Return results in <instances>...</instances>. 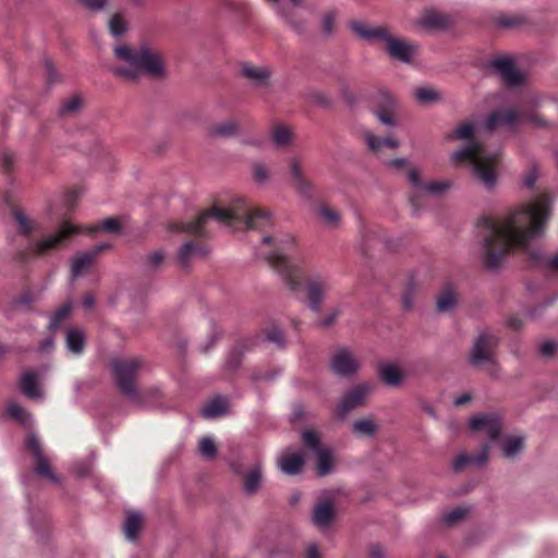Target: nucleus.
Listing matches in <instances>:
<instances>
[{"instance_id":"bf43d9fd","label":"nucleus","mask_w":558,"mask_h":558,"mask_svg":"<svg viewBox=\"0 0 558 558\" xmlns=\"http://www.w3.org/2000/svg\"><path fill=\"white\" fill-rule=\"evenodd\" d=\"M468 513V509L464 507H458L444 515V523L447 525L453 524L462 520Z\"/></svg>"},{"instance_id":"864d4df0","label":"nucleus","mask_w":558,"mask_h":558,"mask_svg":"<svg viewBox=\"0 0 558 558\" xmlns=\"http://www.w3.org/2000/svg\"><path fill=\"white\" fill-rule=\"evenodd\" d=\"M422 191H418L414 189L409 195V204L411 207L412 216H420L423 210V203H422Z\"/></svg>"},{"instance_id":"39448f33","label":"nucleus","mask_w":558,"mask_h":558,"mask_svg":"<svg viewBox=\"0 0 558 558\" xmlns=\"http://www.w3.org/2000/svg\"><path fill=\"white\" fill-rule=\"evenodd\" d=\"M497 151L488 153L483 143H471L452 153V160L457 163L471 160L476 179L486 190L495 189L497 175L493 163L498 159Z\"/></svg>"},{"instance_id":"f8f14e48","label":"nucleus","mask_w":558,"mask_h":558,"mask_svg":"<svg viewBox=\"0 0 558 558\" xmlns=\"http://www.w3.org/2000/svg\"><path fill=\"white\" fill-rule=\"evenodd\" d=\"M302 158L294 156L288 161L290 179L293 182L295 192L306 198L312 199L315 196L314 183L306 178L303 167Z\"/></svg>"},{"instance_id":"2eb2a0df","label":"nucleus","mask_w":558,"mask_h":558,"mask_svg":"<svg viewBox=\"0 0 558 558\" xmlns=\"http://www.w3.org/2000/svg\"><path fill=\"white\" fill-rule=\"evenodd\" d=\"M388 56L402 63H411L418 52V45L392 35L386 47Z\"/></svg>"},{"instance_id":"13d9d810","label":"nucleus","mask_w":558,"mask_h":558,"mask_svg":"<svg viewBox=\"0 0 558 558\" xmlns=\"http://www.w3.org/2000/svg\"><path fill=\"white\" fill-rule=\"evenodd\" d=\"M269 170L265 165L259 162L253 165V178L257 183H266L269 180Z\"/></svg>"},{"instance_id":"c9c22d12","label":"nucleus","mask_w":558,"mask_h":558,"mask_svg":"<svg viewBox=\"0 0 558 558\" xmlns=\"http://www.w3.org/2000/svg\"><path fill=\"white\" fill-rule=\"evenodd\" d=\"M238 131L239 123L234 120H228L213 125L209 129V134L213 137L229 138L236 135Z\"/></svg>"},{"instance_id":"5701e85b","label":"nucleus","mask_w":558,"mask_h":558,"mask_svg":"<svg viewBox=\"0 0 558 558\" xmlns=\"http://www.w3.org/2000/svg\"><path fill=\"white\" fill-rule=\"evenodd\" d=\"M418 25L427 31H445L451 25V17L436 10H426L420 17Z\"/></svg>"},{"instance_id":"37998d69","label":"nucleus","mask_w":558,"mask_h":558,"mask_svg":"<svg viewBox=\"0 0 558 558\" xmlns=\"http://www.w3.org/2000/svg\"><path fill=\"white\" fill-rule=\"evenodd\" d=\"M317 215L328 227H337L341 220L340 213L325 204L318 206Z\"/></svg>"},{"instance_id":"052dcab7","label":"nucleus","mask_w":558,"mask_h":558,"mask_svg":"<svg viewBox=\"0 0 558 558\" xmlns=\"http://www.w3.org/2000/svg\"><path fill=\"white\" fill-rule=\"evenodd\" d=\"M307 97L313 104L324 108H327L331 105L330 98L320 90H311Z\"/></svg>"},{"instance_id":"423d86ee","label":"nucleus","mask_w":558,"mask_h":558,"mask_svg":"<svg viewBox=\"0 0 558 558\" xmlns=\"http://www.w3.org/2000/svg\"><path fill=\"white\" fill-rule=\"evenodd\" d=\"M145 362L140 357L116 359L111 362L114 383L120 392L130 401L143 405L147 392L137 389L136 379Z\"/></svg>"},{"instance_id":"c03bdc74","label":"nucleus","mask_w":558,"mask_h":558,"mask_svg":"<svg viewBox=\"0 0 558 558\" xmlns=\"http://www.w3.org/2000/svg\"><path fill=\"white\" fill-rule=\"evenodd\" d=\"M475 125L472 122H464L454 130V138L468 141L466 145L471 143H482L480 140L474 137Z\"/></svg>"},{"instance_id":"774afa93","label":"nucleus","mask_w":558,"mask_h":558,"mask_svg":"<svg viewBox=\"0 0 558 558\" xmlns=\"http://www.w3.org/2000/svg\"><path fill=\"white\" fill-rule=\"evenodd\" d=\"M0 160H1V165H2L3 169H5L7 171H10L14 167L16 157L13 151H11L9 149H3L0 153Z\"/></svg>"},{"instance_id":"a18cd8bd","label":"nucleus","mask_w":558,"mask_h":558,"mask_svg":"<svg viewBox=\"0 0 558 558\" xmlns=\"http://www.w3.org/2000/svg\"><path fill=\"white\" fill-rule=\"evenodd\" d=\"M375 102L377 107L374 110H395L397 108V98L388 90H379Z\"/></svg>"},{"instance_id":"6ab92c4d","label":"nucleus","mask_w":558,"mask_h":558,"mask_svg":"<svg viewBox=\"0 0 558 558\" xmlns=\"http://www.w3.org/2000/svg\"><path fill=\"white\" fill-rule=\"evenodd\" d=\"M351 29L362 39L367 41H383L388 45V41L392 37L389 28L386 26L368 27L363 23L353 22L351 23Z\"/></svg>"},{"instance_id":"4d7b16f0","label":"nucleus","mask_w":558,"mask_h":558,"mask_svg":"<svg viewBox=\"0 0 558 558\" xmlns=\"http://www.w3.org/2000/svg\"><path fill=\"white\" fill-rule=\"evenodd\" d=\"M539 177V170L536 163L531 165L523 177V186L526 189H534L535 183Z\"/></svg>"},{"instance_id":"dca6fc26","label":"nucleus","mask_w":558,"mask_h":558,"mask_svg":"<svg viewBox=\"0 0 558 558\" xmlns=\"http://www.w3.org/2000/svg\"><path fill=\"white\" fill-rule=\"evenodd\" d=\"M494 69L510 86H517L524 82V75L518 70L512 58L498 57L490 62Z\"/></svg>"},{"instance_id":"ddd939ff","label":"nucleus","mask_w":558,"mask_h":558,"mask_svg":"<svg viewBox=\"0 0 558 558\" xmlns=\"http://www.w3.org/2000/svg\"><path fill=\"white\" fill-rule=\"evenodd\" d=\"M372 391L367 383H360L345 391L338 403V415L344 417L349 412L364 404Z\"/></svg>"},{"instance_id":"09e8293b","label":"nucleus","mask_w":558,"mask_h":558,"mask_svg":"<svg viewBox=\"0 0 558 558\" xmlns=\"http://www.w3.org/2000/svg\"><path fill=\"white\" fill-rule=\"evenodd\" d=\"M72 307H73L72 302H66L62 306H60L56 311V313L50 317L48 328L50 330L58 329L60 324L62 323V320L65 319L70 315Z\"/></svg>"},{"instance_id":"72a5a7b5","label":"nucleus","mask_w":558,"mask_h":558,"mask_svg":"<svg viewBox=\"0 0 558 558\" xmlns=\"http://www.w3.org/2000/svg\"><path fill=\"white\" fill-rule=\"evenodd\" d=\"M247 345L243 342L236 343L228 353L225 367L229 372H235L242 364Z\"/></svg>"},{"instance_id":"c85d7f7f","label":"nucleus","mask_w":558,"mask_h":558,"mask_svg":"<svg viewBox=\"0 0 558 558\" xmlns=\"http://www.w3.org/2000/svg\"><path fill=\"white\" fill-rule=\"evenodd\" d=\"M66 349L75 354L80 355L83 353L85 348V333L78 328H71L65 335Z\"/></svg>"},{"instance_id":"f257e3e1","label":"nucleus","mask_w":558,"mask_h":558,"mask_svg":"<svg viewBox=\"0 0 558 558\" xmlns=\"http://www.w3.org/2000/svg\"><path fill=\"white\" fill-rule=\"evenodd\" d=\"M549 216L548 197L541 195L534 204L523 206L505 218H482L477 228L481 236L480 259L483 266L489 271L499 270L509 252L515 248L547 269L558 271V253L549 258L539 247L533 246V242L544 234Z\"/></svg>"},{"instance_id":"e433bc0d","label":"nucleus","mask_w":558,"mask_h":558,"mask_svg":"<svg viewBox=\"0 0 558 558\" xmlns=\"http://www.w3.org/2000/svg\"><path fill=\"white\" fill-rule=\"evenodd\" d=\"M352 433L357 437H374L378 425L371 418H360L352 423Z\"/></svg>"},{"instance_id":"f704fd0d","label":"nucleus","mask_w":558,"mask_h":558,"mask_svg":"<svg viewBox=\"0 0 558 558\" xmlns=\"http://www.w3.org/2000/svg\"><path fill=\"white\" fill-rule=\"evenodd\" d=\"M262 482V468L260 465H255L243 477V489L246 495H254Z\"/></svg>"},{"instance_id":"cd10ccee","label":"nucleus","mask_w":558,"mask_h":558,"mask_svg":"<svg viewBox=\"0 0 558 558\" xmlns=\"http://www.w3.org/2000/svg\"><path fill=\"white\" fill-rule=\"evenodd\" d=\"M305 460L301 453L284 456L279 461L280 470L287 475H296L302 471Z\"/></svg>"},{"instance_id":"4c0bfd02","label":"nucleus","mask_w":558,"mask_h":558,"mask_svg":"<svg viewBox=\"0 0 558 558\" xmlns=\"http://www.w3.org/2000/svg\"><path fill=\"white\" fill-rule=\"evenodd\" d=\"M524 437L512 436L505 438L502 442V453L507 459H513L523 450Z\"/></svg>"},{"instance_id":"79ce46f5","label":"nucleus","mask_w":558,"mask_h":558,"mask_svg":"<svg viewBox=\"0 0 558 558\" xmlns=\"http://www.w3.org/2000/svg\"><path fill=\"white\" fill-rule=\"evenodd\" d=\"M414 95L416 100L422 105H430L441 100V94L428 86L416 88Z\"/></svg>"},{"instance_id":"ea45409f","label":"nucleus","mask_w":558,"mask_h":558,"mask_svg":"<svg viewBox=\"0 0 558 558\" xmlns=\"http://www.w3.org/2000/svg\"><path fill=\"white\" fill-rule=\"evenodd\" d=\"M82 107H83L82 97L78 95H74V96L62 101V104L60 105V107L58 109V114L63 118L73 117L74 114L80 112Z\"/></svg>"},{"instance_id":"a19ab883","label":"nucleus","mask_w":558,"mask_h":558,"mask_svg":"<svg viewBox=\"0 0 558 558\" xmlns=\"http://www.w3.org/2000/svg\"><path fill=\"white\" fill-rule=\"evenodd\" d=\"M292 138L291 130L282 124H278L271 130V141L276 147L282 148L289 145Z\"/></svg>"},{"instance_id":"9b49d317","label":"nucleus","mask_w":558,"mask_h":558,"mask_svg":"<svg viewBox=\"0 0 558 558\" xmlns=\"http://www.w3.org/2000/svg\"><path fill=\"white\" fill-rule=\"evenodd\" d=\"M330 368L340 377H351L361 368V362L348 348L337 349L330 357Z\"/></svg>"},{"instance_id":"473e14b6","label":"nucleus","mask_w":558,"mask_h":558,"mask_svg":"<svg viewBox=\"0 0 558 558\" xmlns=\"http://www.w3.org/2000/svg\"><path fill=\"white\" fill-rule=\"evenodd\" d=\"M363 136L368 148L375 153L379 151L383 147L398 148L400 146L398 140L377 137L369 131L365 132Z\"/></svg>"},{"instance_id":"4be33fe9","label":"nucleus","mask_w":558,"mask_h":558,"mask_svg":"<svg viewBox=\"0 0 558 558\" xmlns=\"http://www.w3.org/2000/svg\"><path fill=\"white\" fill-rule=\"evenodd\" d=\"M490 450L489 444H484L481 446L480 451L476 454L469 456L465 453L459 454L453 461H452V470L456 473L461 472L464 466L468 464H475L477 466H483L488 461V453Z\"/></svg>"},{"instance_id":"58836bf2","label":"nucleus","mask_w":558,"mask_h":558,"mask_svg":"<svg viewBox=\"0 0 558 558\" xmlns=\"http://www.w3.org/2000/svg\"><path fill=\"white\" fill-rule=\"evenodd\" d=\"M165 260V252L162 250H157L155 252H150L143 257L142 267L145 272H155L158 271Z\"/></svg>"},{"instance_id":"412c9836","label":"nucleus","mask_w":558,"mask_h":558,"mask_svg":"<svg viewBox=\"0 0 558 558\" xmlns=\"http://www.w3.org/2000/svg\"><path fill=\"white\" fill-rule=\"evenodd\" d=\"M272 71L268 66H256L244 63L241 66V75L255 87H268Z\"/></svg>"},{"instance_id":"7c9ffc66","label":"nucleus","mask_w":558,"mask_h":558,"mask_svg":"<svg viewBox=\"0 0 558 558\" xmlns=\"http://www.w3.org/2000/svg\"><path fill=\"white\" fill-rule=\"evenodd\" d=\"M143 524V515L137 511L128 513L123 523L124 535L129 541H135Z\"/></svg>"},{"instance_id":"8fccbe9b","label":"nucleus","mask_w":558,"mask_h":558,"mask_svg":"<svg viewBox=\"0 0 558 558\" xmlns=\"http://www.w3.org/2000/svg\"><path fill=\"white\" fill-rule=\"evenodd\" d=\"M337 13L335 10H329L322 15V31L324 36L330 37L336 28Z\"/></svg>"},{"instance_id":"3c124183","label":"nucleus","mask_w":558,"mask_h":558,"mask_svg":"<svg viewBox=\"0 0 558 558\" xmlns=\"http://www.w3.org/2000/svg\"><path fill=\"white\" fill-rule=\"evenodd\" d=\"M110 34L114 37H120L126 32V23L120 14H114L109 21Z\"/></svg>"},{"instance_id":"c756f323","label":"nucleus","mask_w":558,"mask_h":558,"mask_svg":"<svg viewBox=\"0 0 558 558\" xmlns=\"http://www.w3.org/2000/svg\"><path fill=\"white\" fill-rule=\"evenodd\" d=\"M20 389L22 393L31 399H38L41 397L40 389L37 385V376L34 372H26L20 379Z\"/></svg>"},{"instance_id":"9d476101","label":"nucleus","mask_w":558,"mask_h":558,"mask_svg":"<svg viewBox=\"0 0 558 558\" xmlns=\"http://www.w3.org/2000/svg\"><path fill=\"white\" fill-rule=\"evenodd\" d=\"M25 446L32 453L35 465L34 472L40 477H45L52 483H59V477L52 471L49 459L46 457L39 438L36 434H29L25 440Z\"/></svg>"},{"instance_id":"6e6d98bb","label":"nucleus","mask_w":558,"mask_h":558,"mask_svg":"<svg viewBox=\"0 0 558 558\" xmlns=\"http://www.w3.org/2000/svg\"><path fill=\"white\" fill-rule=\"evenodd\" d=\"M14 219H15L16 223L19 225V231L21 234L27 236L32 233L33 226L25 214H23L22 211H15Z\"/></svg>"},{"instance_id":"680f3d73","label":"nucleus","mask_w":558,"mask_h":558,"mask_svg":"<svg viewBox=\"0 0 558 558\" xmlns=\"http://www.w3.org/2000/svg\"><path fill=\"white\" fill-rule=\"evenodd\" d=\"M302 440L307 448H311L316 452L322 449L319 438L313 430H305L302 435Z\"/></svg>"},{"instance_id":"a211bd4d","label":"nucleus","mask_w":558,"mask_h":558,"mask_svg":"<svg viewBox=\"0 0 558 558\" xmlns=\"http://www.w3.org/2000/svg\"><path fill=\"white\" fill-rule=\"evenodd\" d=\"M109 244H99L89 251L80 252L72 258L71 275L75 279L85 274L93 265L95 258L106 248Z\"/></svg>"},{"instance_id":"1a4fd4ad","label":"nucleus","mask_w":558,"mask_h":558,"mask_svg":"<svg viewBox=\"0 0 558 558\" xmlns=\"http://www.w3.org/2000/svg\"><path fill=\"white\" fill-rule=\"evenodd\" d=\"M276 14L298 35L306 32L305 20L295 11L303 5L302 0H266Z\"/></svg>"},{"instance_id":"393cba45","label":"nucleus","mask_w":558,"mask_h":558,"mask_svg":"<svg viewBox=\"0 0 558 558\" xmlns=\"http://www.w3.org/2000/svg\"><path fill=\"white\" fill-rule=\"evenodd\" d=\"M227 414H229V400L225 396L213 398L201 410L204 418H217Z\"/></svg>"},{"instance_id":"6e6552de","label":"nucleus","mask_w":558,"mask_h":558,"mask_svg":"<svg viewBox=\"0 0 558 558\" xmlns=\"http://www.w3.org/2000/svg\"><path fill=\"white\" fill-rule=\"evenodd\" d=\"M80 231V227L73 225L69 220H63L54 232L49 233L39 240L33 241L29 244L28 250L32 254L37 256L47 255L61 247L68 239Z\"/></svg>"},{"instance_id":"603ef678","label":"nucleus","mask_w":558,"mask_h":558,"mask_svg":"<svg viewBox=\"0 0 558 558\" xmlns=\"http://www.w3.org/2000/svg\"><path fill=\"white\" fill-rule=\"evenodd\" d=\"M8 413L21 424H26L31 418L25 409L16 402H11L8 404Z\"/></svg>"},{"instance_id":"2f4dec72","label":"nucleus","mask_w":558,"mask_h":558,"mask_svg":"<svg viewBox=\"0 0 558 558\" xmlns=\"http://www.w3.org/2000/svg\"><path fill=\"white\" fill-rule=\"evenodd\" d=\"M207 252L201 245H197L193 242H186L182 245L179 252V262L183 267H187L189 263L193 257H204Z\"/></svg>"},{"instance_id":"20e7f679","label":"nucleus","mask_w":558,"mask_h":558,"mask_svg":"<svg viewBox=\"0 0 558 558\" xmlns=\"http://www.w3.org/2000/svg\"><path fill=\"white\" fill-rule=\"evenodd\" d=\"M114 56L124 61L128 66L114 68L112 73L129 81H136L143 73L153 77H160L165 72V64L160 54L145 45L136 50L126 45L116 46Z\"/></svg>"},{"instance_id":"bb28decb","label":"nucleus","mask_w":558,"mask_h":558,"mask_svg":"<svg viewBox=\"0 0 558 558\" xmlns=\"http://www.w3.org/2000/svg\"><path fill=\"white\" fill-rule=\"evenodd\" d=\"M458 295L454 289L446 286L436 298V308L439 313H448L456 308Z\"/></svg>"},{"instance_id":"7ed1b4c3","label":"nucleus","mask_w":558,"mask_h":558,"mask_svg":"<svg viewBox=\"0 0 558 558\" xmlns=\"http://www.w3.org/2000/svg\"><path fill=\"white\" fill-rule=\"evenodd\" d=\"M209 219L233 230H258L270 225L271 214L260 208L252 209L244 201L239 199L230 209L214 206L202 213L196 220L172 223L170 229L175 232L205 236V227Z\"/></svg>"},{"instance_id":"e2e57ef3","label":"nucleus","mask_w":558,"mask_h":558,"mask_svg":"<svg viewBox=\"0 0 558 558\" xmlns=\"http://www.w3.org/2000/svg\"><path fill=\"white\" fill-rule=\"evenodd\" d=\"M522 122H529L537 128H547L549 123L536 112L522 111Z\"/></svg>"},{"instance_id":"f3484780","label":"nucleus","mask_w":558,"mask_h":558,"mask_svg":"<svg viewBox=\"0 0 558 558\" xmlns=\"http://www.w3.org/2000/svg\"><path fill=\"white\" fill-rule=\"evenodd\" d=\"M407 179L414 189L433 196H437L445 193L451 186L449 181H422L420 172L415 168H410L407 170Z\"/></svg>"},{"instance_id":"0e129e2a","label":"nucleus","mask_w":558,"mask_h":558,"mask_svg":"<svg viewBox=\"0 0 558 558\" xmlns=\"http://www.w3.org/2000/svg\"><path fill=\"white\" fill-rule=\"evenodd\" d=\"M76 2L86 10L98 12L108 5L109 0H76Z\"/></svg>"},{"instance_id":"f03ea898","label":"nucleus","mask_w":558,"mask_h":558,"mask_svg":"<svg viewBox=\"0 0 558 558\" xmlns=\"http://www.w3.org/2000/svg\"><path fill=\"white\" fill-rule=\"evenodd\" d=\"M274 244L270 250L259 248V256L265 258L271 268L280 276L286 287L291 292H296L301 287L304 289V304L313 313H319L327 300L331 289L330 279L327 275L315 272L305 278L302 283L303 267L300 260L291 255L294 247L293 239L283 241L270 235L263 238V245Z\"/></svg>"},{"instance_id":"b1692460","label":"nucleus","mask_w":558,"mask_h":558,"mask_svg":"<svg viewBox=\"0 0 558 558\" xmlns=\"http://www.w3.org/2000/svg\"><path fill=\"white\" fill-rule=\"evenodd\" d=\"M335 517V507L331 500H324L313 508L312 520L313 523L322 529H327Z\"/></svg>"},{"instance_id":"a878e982","label":"nucleus","mask_w":558,"mask_h":558,"mask_svg":"<svg viewBox=\"0 0 558 558\" xmlns=\"http://www.w3.org/2000/svg\"><path fill=\"white\" fill-rule=\"evenodd\" d=\"M379 379L389 387H399L404 378L402 369L392 363H384L378 367Z\"/></svg>"},{"instance_id":"de8ad7c7","label":"nucleus","mask_w":558,"mask_h":558,"mask_svg":"<svg viewBox=\"0 0 558 558\" xmlns=\"http://www.w3.org/2000/svg\"><path fill=\"white\" fill-rule=\"evenodd\" d=\"M332 470L331 452L327 449L317 451V471L319 475L325 476Z\"/></svg>"},{"instance_id":"69168bd1","label":"nucleus","mask_w":558,"mask_h":558,"mask_svg":"<svg viewBox=\"0 0 558 558\" xmlns=\"http://www.w3.org/2000/svg\"><path fill=\"white\" fill-rule=\"evenodd\" d=\"M378 121L387 126H396L397 121L392 116V110H373Z\"/></svg>"},{"instance_id":"4468645a","label":"nucleus","mask_w":558,"mask_h":558,"mask_svg":"<svg viewBox=\"0 0 558 558\" xmlns=\"http://www.w3.org/2000/svg\"><path fill=\"white\" fill-rule=\"evenodd\" d=\"M520 122H522V112L505 108L492 111L484 120L483 126L486 132H493L498 126H504L513 130Z\"/></svg>"},{"instance_id":"49530a36","label":"nucleus","mask_w":558,"mask_h":558,"mask_svg":"<svg viewBox=\"0 0 558 558\" xmlns=\"http://www.w3.org/2000/svg\"><path fill=\"white\" fill-rule=\"evenodd\" d=\"M416 291H417V283L414 281L413 278H410L407 281V284H405V288H404V292H403L402 298H401L402 307L405 311H410V310L413 308Z\"/></svg>"},{"instance_id":"5fc2aeb1","label":"nucleus","mask_w":558,"mask_h":558,"mask_svg":"<svg viewBox=\"0 0 558 558\" xmlns=\"http://www.w3.org/2000/svg\"><path fill=\"white\" fill-rule=\"evenodd\" d=\"M199 452L207 459H213L217 454V447L209 437H203L199 441Z\"/></svg>"},{"instance_id":"0eeeda50","label":"nucleus","mask_w":558,"mask_h":558,"mask_svg":"<svg viewBox=\"0 0 558 558\" xmlns=\"http://www.w3.org/2000/svg\"><path fill=\"white\" fill-rule=\"evenodd\" d=\"M500 343V337L490 329H482L473 340L469 352V363L474 367L486 366V373L492 378H499L501 367L495 357Z\"/></svg>"},{"instance_id":"aec40b11","label":"nucleus","mask_w":558,"mask_h":558,"mask_svg":"<svg viewBox=\"0 0 558 558\" xmlns=\"http://www.w3.org/2000/svg\"><path fill=\"white\" fill-rule=\"evenodd\" d=\"M470 427L472 430L485 432L490 440H495L500 435L501 422L500 418L494 414L474 416L470 421Z\"/></svg>"},{"instance_id":"338daca9","label":"nucleus","mask_w":558,"mask_h":558,"mask_svg":"<svg viewBox=\"0 0 558 558\" xmlns=\"http://www.w3.org/2000/svg\"><path fill=\"white\" fill-rule=\"evenodd\" d=\"M266 339L276 343L279 348H284V335L283 331L278 327H274L271 330H269L266 335Z\"/></svg>"}]
</instances>
